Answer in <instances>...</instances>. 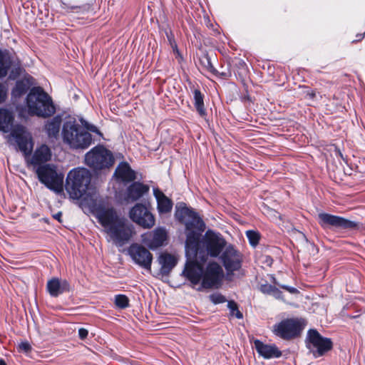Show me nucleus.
I'll return each instance as SVG.
<instances>
[{
    "label": "nucleus",
    "instance_id": "f704fd0d",
    "mask_svg": "<svg viewBox=\"0 0 365 365\" xmlns=\"http://www.w3.org/2000/svg\"><path fill=\"white\" fill-rule=\"evenodd\" d=\"M209 299L214 304H219L227 302L226 297L219 292H215L210 294Z\"/></svg>",
    "mask_w": 365,
    "mask_h": 365
},
{
    "label": "nucleus",
    "instance_id": "20e7f679",
    "mask_svg": "<svg viewBox=\"0 0 365 365\" xmlns=\"http://www.w3.org/2000/svg\"><path fill=\"white\" fill-rule=\"evenodd\" d=\"M91 172L84 168L71 170L66 180V190L74 200L86 199L91 195Z\"/></svg>",
    "mask_w": 365,
    "mask_h": 365
},
{
    "label": "nucleus",
    "instance_id": "a878e982",
    "mask_svg": "<svg viewBox=\"0 0 365 365\" xmlns=\"http://www.w3.org/2000/svg\"><path fill=\"white\" fill-rule=\"evenodd\" d=\"M44 123L43 128L49 138H57L62 123V115L57 114Z\"/></svg>",
    "mask_w": 365,
    "mask_h": 365
},
{
    "label": "nucleus",
    "instance_id": "ddd939ff",
    "mask_svg": "<svg viewBox=\"0 0 365 365\" xmlns=\"http://www.w3.org/2000/svg\"><path fill=\"white\" fill-rule=\"evenodd\" d=\"M319 224L324 229L334 227L344 230H354L358 227L357 222L343 217L322 212L318 215Z\"/></svg>",
    "mask_w": 365,
    "mask_h": 365
},
{
    "label": "nucleus",
    "instance_id": "412c9836",
    "mask_svg": "<svg viewBox=\"0 0 365 365\" xmlns=\"http://www.w3.org/2000/svg\"><path fill=\"white\" fill-rule=\"evenodd\" d=\"M46 289L51 297H57L64 292H69L70 284L65 279L53 277L48 281Z\"/></svg>",
    "mask_w": 365,
    "mask_h": 365
},
{
    "label": "nucleus",
    "instance_id": "c756f323",
    "mask_svg": "<svg viewBox=\"0 0 365 365\" xmlns=\"http://www.w3.org/2000/svg\"><path fill=\"white\" fill-rule=\"evenodd\" d=\"M200 65L212 75H218L219 71L213 66L211 58L207 53H205L199 59Z\"/></svg>",
    "mask_w": 365,
    "mask_h": 365
},
{
    "label": "nucleus",
    "instance_id": "ea45409f",
    "mask_svg": "<svg viewBox=\"0 0 365 365\" xmlns=\"http://www.w3.org/2000/svg\"><path fill=\"white\" fill-rule=\"evenodd\" d=\"M19 348L21 351H22L25 353H28V352L31 351V349H32L31 344L27 341H21L19 344Z\"/></svg>",
    "mask_w": 365,
    "mask_h": 365
},
{
    "label": "nucleus",
    "instance_id": "2eb2a0df",
    "mask_svg": "<svg viewBox=\"0 0 365 365\" xmlns=\"http://www.w3.org/2000/svg\"><path fill=\"white\" fill-rule=\"evenodd\" d=\"M128 252L135 264L150 270L153 257L148 249L138 243H133L128 247Z\"/></svg>",
    "mask_w": 365,
    "mask_h": 365
},
{
    "label": "nucleus",
    "instance_id": "1a4fd4ad",
    "mask_svg": "<svg viewBox=\"0 0 365 365\" xmlns=\"http://www.w3.org/2000/svg\"><path fill=\"white\" fill-rule=\"evenodd\" d=\"M91 210L106 232L124 217L118 215L114 207L106 206L103 202L93 203Z\"/></svg>",
    "mask_w": 365,
    "mask_h": 365
},
{
    "label": "nucleus",
    "instance_id": "393cba45",
    "mask_svg": "<svg viewBox=\"0 0 365 365\" xmlns=\"http://www.w3.org/2000/svg\"><path fill=\"white\" fill-rule=\"evenodd\" d=\"M153 195L156 198L157 209L160 214H166L171 212L173 203L170 198L158 188L153 189Z\"/></svg>",
    "mask_w": 365,
    "mask_h": 365
},
{
    "label": "nucleus",
    "instance_id": "f3484780",
    "mask_svg": "<svg viewBox=\"0 0 365 365\" xmlns=\"http://www.w3.org/2000/svg\"><path fill=\"white\" fill-rule=\"evenodd\" d=\"M168 235L165 228L157 227L151 232L141 235L142 242L150 250H155L164 245L167 240Z\"/></svg>",
    "mask_w": 365,
    "mask_h": 365
},
{
    "label": "nucleus",
    "instance_id": "dca6fc26",
    "mask_svg": "<svg viewBox=\"0 0 365 365\" xmlns=\"http://www.w3.org/2000/svg\"><path fill=\"white\" fill-rule=\"evenodd\" d=\"M220 259L228 273L238 271L242 267V256L232 245H226Z\"/></svg>",
    "mask_w": 365,
    "mask_h": 365
},
{
    "label": "nucleus",
    "instance_id": "f8f14e48",
    "mask_svg": "<svg viewBox=\"0 0 365 365\" xmlns=\"http://www.w3.org/2000/svg\"><path fill=\"white\" fill-rule=\"evenodd\" d=\"M223 270L219 264L215 262H209L205 269H203L201 285L197 290L202 291L203 289L217 288L221 284Z\"/></svg>",
    "mask_w": 365,
    "mask_h": 365
},
{
    "label": "nucleus",
    "instance_id": "a19ab883",
    "mask_svg": "<svg viewBox=\"0 0 365 365\" xmlns=\"http://www.w3.org/2000/svg\"><path fill=\"white\" fill-rule=\"evenodd\" d=\"M273 262L274 260L272 257L269 255H264L262 257V262L268 267H271Z\"/></svg>",
    "mask_w": 365,
    "mask_h": 365
},
{
    "label": "nucleus",
    "instance_id": "39448f33",
    "mask_svg": "<svg viewBox=\"0 0 365 365\" xmlns=\"http://www.w3.org/2000/svg\"><path fill=\"white\" fill-rule=\"evenodd\" d=\"M114 162L112 152L103 145L93 147L85 155L86 164L94 171L110 168Z\"/></svg>",
    "mask_w": 365,
    "mask_h": 365
},
{
    "label": "nucleus",
    "instance_id": "de8ad7c7",
    "mask_svg": "<svg viewBox=\"0 0 365 365\" xmlns=\"http://www.w3.org/2000/svg\"><path fill=\"white\" fill-rule=\"evenodd\" d=\"M215 76H217V77H221V78H226L227 76V73H225V72H219V74L218 75H214Z\"/></svg>",
    "mask_w": 365,
    "mask_h": 365
},
{
    "label": "nucleus",
    "instance_id": "6ab92c4d",
    "mask_svg": "<svg viewBox=\"0 0 365 365\" xmlns=\"http://www.w3.org/2000/svg\"><path fill=\"white\" fill-rule=\"evenodd\" d=\"M52 157V152L51 148L46 144H41L37 147L34 151L33 154L30 155L28 160H26L28 165H31L34 167L42 166L46 163L51 160Z\"/></svg>",
    "mask_w": 365,
    "mask_h": 365
},
{
    "label": "nucleus",
    "instance_id": "c85d7f7f",
    "mask_svg": "<svg viewBox=\"0 0 365 365\" xmlns=\"http://www.w3.org/2000/svg\"><path fill=\"white\" fill-rule=\"evenodd\" d=\"M193 104L198 115L206 119L207 113L204 105V95L199 89L193 91Z\"/></svg>",
    "mask_w": 365,
    "mask_h": 365
},
{
    "label": "nucleus",
    "instance_id": "6e6552de",
    "mask_svg": "<svg viewBox=\"0 0 365 365\" xmlns=\"http://www.w3.org/2000/svg\"><path fill=\"white\" fill-rule=\"evenodd\" d=\"M305 344L315 358L324 356L333 348L331 339L322 336L315 329L308 330Z\"/></svg>",
    "mask_w": 365,
    "mask_h": 365
},
{
    "label": "nucleus",
    "instance_id": "79ce46f5",
    "mask_svg": "<svg viewBox=\"0 0 365 365\" xmlns=\"http://www.w3.org/2000/svg\"><path fill=\"white\" fill-rule=\"evenodd\" d=\"M271 295L275 297L276 299L282 298V292L276 286H274Z\"/></svg>",
    "mask_w": 365,
    "mask_h": 365
},
{
    "label": "nucleus",
    "instance_id": "4c0bfd02",
    "mask_svg": "<svg viewBox=\"0 0 365 365\" xmlns=\"http://www.w3.org/2000/svg\"><path fill=\"white\" fill-rule=\"evenodd\" d=\"M274 287V285L264 284H262L260 286L259 289L262 293L271 295Z\"/></svg>",
    "mask_w": 365,
    "mask_h": 365
},
{
    "label": "nucleus",
    "instance_id": "09e8293b",
    "mask_svg": "<svg viewBox=\"0 0 365 365\" xmlns=\"http://www.w3.org/2000/svg\"><path fill=\"white\" fill-rule=\"evenodd\" d=\"M0 365H6L5 361L2 359L0 360Z\"/></svg>",
    "mask_w": 365,
    "mask_h": 365
},
{
    "label": "nucleus",
    "instance_id": "bb28decb",
    "mask_svg": "<svg viewBox=\"0 0 365 365\" xmlns=\"http://www.w3.org/2000/svg\"><path fill=\"white\" fill-rule=\"evenodd\" d=\"M13 65L14 58L9 51L0 49V79L7 76Z\"/></svg>",
    "mask_w": 365,
    "mask_h": 365
},
{
    "label": "nucleus",
    "instance_id": "49530a36",
    "mask_svg": "<svg viewBox=\"0 0 365 365\" xmlns=\"http://www.w3.org/2000/svg\"><path fill=\"white\" fill-rule=\"evenodd\" d=\"M306 95L309 96L310 99H313L316 96L315 92L312 90L307 91Z\"/></svg>",
    "mask_w": 365,
    "mask_h": 365
},
{
    "label": "nucleus",
    "instance_id": "a18cd8bd",
    "mask_svg": "<svg viewBox=\"0 0 365 365\" xmlns=\"http://www.w3.org/2000/svg\"><path fill=\"white\" fill-rule=\"evenodd\" d=\"M53 217L55 220H58L59 222H62V219H61V217H62V212H57L56 214L53 215Z\"/></svg>",
    "mask_w": 365,
    "mask_h": 365
},
{
    "label": "nucleus",
    "instance_id": "423d86ee",
    "mask_svg": "<svg viewBox=\"0 0 365 365\" xmlns=\"http://www.w3.org/2000/svg\"><path fill=\"white\" fill-rule=\"evenodd\" d=\"M306 326L302 318H287L273 326L274 334L284 340H292L300 336Z\"/></svg>",
    "mask_w": 365,
    "mask_h": 365
},
{
    "label": "nucleus",
    "instance_id": "a211bd4d",
    "mask_svg": "<svg viewBox=\"0 0 365 365\" xmlns=\"http://www.w3.org/2000/svg\"><path fill=\"white\" fill-rule=\"evenodd\" d=\"M192 261H188L182 274L192 284V287L197 285L202 279L203 266L199 263L197 258H192Z\"/></svg>",
    "mask_w": 365,
    "mask_h": 365
},
{
    "label": "nucleus",
    "instance_id": "f03ea898",
    "mask_svg": "<svg viewBox=\"0 0 365 365\" xmlns=\"http://www.w3.org/2000/svg\"><path fill=\"white\" fill-rule=\"evenodd\" d=\"M91 133L101 135L95 125L88 123L82 118L79 119V121L74 118H71L63 123L61 136L63 142L69 148L84 150L94 143Z\"/></svg>",
    "mask_w": 365,
    "mask_h": 365
},
{
    "label": "nucleus",
    "instance_id": "72a5a7b5",
    "mask_svg": "<svg viewBox=\"0 0 365 365\" xmlns=\"http://www.w3.org/2000/svg\"><path fill=\"white\" fill-rule=\"evenodd\" d=\"M246 236L251 246L255 247L259 244L260 234L258 232L252 230H247Z\"/></svg>",
    "mask_w": 365,
    "mask_h": 365
},
{
    "label": "nucleus",
    "instance_id": "9b49d317",
    "mask_svg": "<svg viewBox=\"0 0 365 365\" xmlns=\"http://www.w3.org/2000/svg\"><path fill=\"white\" fill-rule=\"evenodd\" d=\"M113 242L118 246H123L129 242L135 234L134 227L123 217L114 226L107 231Z\"/></svg>",
    "mask_w": 365,
    "mask_h": 365
},
{
    "label": "nucleus",
    "instance_id": "37998d69",
    "mask_svg": "<svg viewBox=\"0 0 365 365\" xmlns=\"http://www.w3.org/2000/svg\"><path fill=\"white\" fill-rule=\"evenodd\" d=\"M88 331L86 329L80 328L78 329V336L81 339H82V340L85 339L88 336Z\"/></svg>",
    "mask_w": 365,
    "mask_h": 365
},
{
    "label": "nucleus",
    "instance_id": "7ed1b4c3",
    "mask_svg": "<svg viewBox=\"0 0 365 365\" xmlns=\"http://www.w3.org/2000/svg\"><path fill=\"white\" fill-rule=\"evenodd\" d=\"M27 112L30 116L49 118L56 111L52 98L40 86L31 88L26 98Z\"/></svg>",
    "mask_w": 365,
    "mask_h": 365
},
{
    "label": "nucleus",
    "instance_id": "0eeeda50",
    "mask_svg": "<svg viewBox=\"0 0 365 365\" xmlns=\"http://www.w3.org/2000/svg\"><path fill=\"white\" fill-rule=\"evenodd\" d=\"M38 180L49 190L60 192L63 190V175L58 173L53 164H45L36 169Z\"/></svg>",
    "mask_w": 365,
    "mask_h": 365
},
{
    "label": "nucleus",
    "instance_id": "cd10ccee",
    "mask_svg": "<svg viewBox=\"0 0 365 365\" xmlns=\"http://www.w3.org/2000/svg\"><path fill=\"white\" fill-rule=\"evenodd\" d=\"M14 120V115L10 110L0 108V131L3 133L9 132Z\"/></svg>",
    "mask_w": 365,
    "mask_h": 365
},
{
    "label": "nucleus",
    "instance_id": "3c124183",
    "mask_svg": "<svg viewBox=\"0 0 365 365\" xmlns=\"http://www.w3.org/2000/svg\"><path fill=\"white\" fill-rule=\"evenodd\" d=\"M364 244H365V240H364Z\"/></svg>",
    "mask_w": 365,
    "mask_h": 365
},
{
    "label": "nucleus",
    "instance_id": "f257e3e1",
    "mask_svg": "<svg viewBox=\"0 0 365 365\" xmlns=\"http://www.w3.org/2000/svg\"><path fill=\"white\" fill-rule=\"evenodd\" d=\"M175 218L185 225V255L187 258H198L205 262L207 256L217 257L223 251L227 242L222 235L211 230L206 231L205 224L192 208L188 207L183 202L175 205Z\"/></svg>",
    "mask_w": 365,
    "mask_h": 365
},
{
    "label": "nucleus",
    "instance_id": "aec40b11",
    "mask_svg": "<svg viewBox=\"0 0 365 365\" xmlns=\"http://www.w3.org/2000/svg\"><path fill=\"white\" fill-rule=\"evenodd\" d=\"M254 345L257 352L264 359H275L282 356V351L275 344H266L259 339H255Z\"/></svg>",
    "mask_w": 365,
    "mask_h": 365
},
{
    "label": "nucleus",
    "instance_id": "7c9ffc66",
    "mask_svg": "<svg viewBox=\"0 0 365 365\" xmlns=\"http://www.w3.org/2000/svg\"><path fill=\"white\" fill-rule=\"evenodd\" d=\"M29 90L27 83L22 80L17 81L15 86L12 88L11 95L15 98H20Z\"/></svg>",
    "mask_w": 365,
    "mask_h": 365
},
{
    "label": "nucleus",
    "instance_id": "58836bf2",
    "mask_svg": "<svg viewBox=\"0 0 365 365\" xmlns=\"http://www.w3.org/2000/svg\"><path fill=\"white\" fill-rule=\"evenodd\" d=\"M7 97V88L6 86L0 83V104L4 103Z\"/></svg>",
    "mask_w": 365,
    "mask_h": 365
},
{
    "label": "nucleus",
    "instance_id": "473e14b6",
    "mask_svg": "<svg viewBox=\"0 0 365 365\" xmlns=\"http://www.w3.org/2000/svg\"><path fill=\"white\" fill-rule=\"evenodd\" d=\"M227 308L230 309V314L237 319L243 318L242 313L239 310L237 304L234 300L227 301Z\"/></svg>",
    "mask_w": 365,
    "mask_h": 365
},
{
    "label": "nucleus",
    "instance_id": "2f4dec72",
    "mask_svg": "<svg viewBox=\"0 0 365 365\" xmlns=\"http://www.w3.org/2000/svg\"><path fill=\"white\" fill-rule=\"evenodd\" d=\"M129 299L125 294H117L115 296L114 303L116 307L124 309L130 306Z\"/></svg>",
    "mask_w": 365,
    "mask_h": 365
},
{
    "label": "nucleus",
    "instance_id": "c03bdc74",
    "mask_svg": "<svg viewBox=\"0 0 365 365\" xmlns=\"http://www.w3.org/2000/svg\"><path fill=\"white\" fill-rule=\"evenodd\" d=\"M66 9L67 12H79V11L81 10V7L79 6H66L65 7Z\"/></svg>",
    "mask_w": 365,
    "mask_h": 365
},
{
    "label": "nucleus",
    "instance_id": "e433bc0d",
    "mask_svg": "<svg viewBox=\"0 0 365 365\" xmlns=\"http://www.w3.org/2000/svg\"><path fill=\"white\" fill-rule=\"evenodd\" d=\"M273 283L275 284V285H277L279 286V287H281L282 289L289 292V293L291 294H297L299 293V291L297 289H296L295 287H290V286H288V285H285V284H279L278 282H277L276 279L274 277H273Z\"/></svg>",
    "mask_w": 365,
    "mask_h": 365
},
{
    "label": "nucleus",
    "instance_id": "4be33fe9",
    "mask_svg": "<svg viewBox=\"0 0 365 365\" xmlns=\"http://www.w3.org/2000/svg\"><path fill=\"white\" fill-rule=\"evenodd\" d=\"M114 175L118 180L124 183L133 182L136 179L135 172L127 162L120 163L115 170Z\"/></svg>",
    "mask_w": 365,
    "mask_h": 365
},
{
    "label": "nucleus",
    "instance_id": "8fccbe9b",
    "mask_svg": "<svg viewBox=\"0 0 365 365\" xmlns=\"http://www.w3.org/2000/svg\"><path fill=\"white\" fill-rule=\"evenodd\" d=\"M14 70H12L11 72V74L9 76L10 78H12V75L14 74Z\"/></svg>",
    "mask_w": 365,
    "mask_h": 365
},
{
    "label": "nucleus",
    "instance_id": "9d476101",
    "mask_svg": "<svg viewBox=\"0 0 365 365\" xmlns=\"http://www.w3.org/2000/svg\"><path fill=\"white\" fill-rule=\"evenodd\" d=\"M10 135L14 140L16 149L22 153L25 160H28L32 153L34 145L31 134L24 126L17 125L11 130Z\"/></svg>",
    "mask_w": 365,
    "mask_h": 365
},
{
    "label": "nucleus",
    "instance_id": "5701e85b",
    "mask_svg": "<svg viewBox=\"0 0 365 365\" xmlns=\"http://www.w3.org/2000/svg\"><path fill=\"white\" fill-rule=\"evenodd\" d=\"M149 190L150 187L148 185L134 181L127 187L126 198L128 200L136 201L147 194Z\"/></svg>",
    "mask_w": 365,
    "mask_h": 365
},
{
    "label": "nucleus",
    "instance_id": "c9c22d12",
    "mask_svg": "<svg viewBox=\"0 0 365 365\" xmlns=\"http://www.w3.org/2000/svg\"><path fill=\"white\" fill-rule=\"evenodd\" d=\"M165 34L168 38L169 44L172 47L173 51L178 52V46H177V43L175 40V36H174V34H173V31H171V29H165Z\"/></svg>",
    "mask_w": 365,
    "mask_h": 365
},
{
    "label": "nucleus",
    "instance_id": "b1692460",
    "mask_svg": "<svg viewBox=\"0 0 365 365\" xmlns=\"http://www.w3.org/2000/svg\"><path fill=\"white\" fill-rule=\"evenodd\" d=\"M158 261L160 264V272L163 276H168L178 263V259L167 252L160 254Z\"/></svg>",
    "mask_w": 365,
    "mask_h": 365
},
{
    "label": "nucleus",
    "instance_id": "4468645a",
    "mask_svg": "<svg viewBox=\"0 0 365 365\" xmlns=\"http://www.w3.org/2000/svg\"><path fill=\"white\" fill-rule=\"evenodd\" d=\"M129 217L133 222L145 229H150L155 225L154 215L142 203H137L130 209Z\"/></svg>",
    "mask_w": 365,
    "mask_h": 365
}]
</instances>
